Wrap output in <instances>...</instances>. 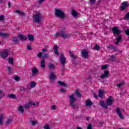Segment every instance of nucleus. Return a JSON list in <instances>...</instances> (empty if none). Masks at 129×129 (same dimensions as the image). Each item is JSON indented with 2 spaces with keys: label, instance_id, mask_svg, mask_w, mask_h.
I'll list each match as a JSON object with an SVG mask.
<instances>
[{
  "label": "nucleus",
  "instance_id": "1",
  "mask_svg": "<svg viewBox=\"0 0 129 129\" xmlns=\"http://www.w3.org/2000/svg\"><path fill=\"white\" fill-rule=\"evenodd\" d=\"M42 21H43V15H42V13L39 11L34 12V14L33 15V23L40 24L42 23Z\"/></svg>",
  "mask_w": 129,
  "mask_h": 129
},
{
  "label": "nucleus",
  "instance_id": "2",
  "mask_svg": "<svg viewBox=\"0 0 129 129\" xmlns=\"http://www.w3.org/2000/svg\"><path fill=\"white\" fill-rule=\"evenodd\" d=\"M55 15L58 18L60 19H64L65 18V14L62 10L59 9H54Z\"/></svg>",
  "mask_w": 129,
  "mask_h": 129
},
{
  "label": "nucleus",
  "instance_id": "3",
  "mask_svg": "<svg viewBox=\"0 0 129 129\" xmlns=\"http://www.w3.org/2000/svg\"><path fill=\"white\" fill-rule=\"evenodd\" d=\"M69 98L70 99V105H71L73 108H75V104H74V102L76 101V98L74 97V94L69 96Z\"/></svg>",
  "mask_w": 129,
  "mask_h": 129
},
{
  "label": "nucleus",
  "instance_id": "4",
  "mask_svg": "<svg viewBox=\"0 0 129 129\" xmlns=\"http://www.w3.org/2000/svg\"><path fill=\"white\" fill-rule=\"evenodd\" d=\"M112 31L115 35H118L119 34H121L122 33V31L119 30L118 28L117 27H114L112 29Z\"/></svg>",
  "mask_w": 129,
  "mask_h": 129
},
{
  "label": "nucleus",
  "instance_id": "5",
  "mask_svg": "<svg viewBox=\"0 0 129 129\" xmlns=\"http://www.w3.org/2000/svg\"><path fill=\"white\" fill-rule=\"evenodd\" d=\"M114 100L112 99V96H109L108 98L106 100V104L107 106H110L112 105V103L114 102Z\"/></svg>",
  "mask_w": 129,
  "mask_h": 129
},
{
  "label": "nucleus",
  "instance_id": "6",
  "mask_svg": "<svg viewBox=\"0 0 129 129\" xmlns=\"http://www.w3.org/2000/svg\"><path fill=\"white\" fill-rule=\"evenodd\" d=\"M31 106H36V104L32 101H29L28 103L25 104L24 108H30Z\"/></svg>",
  "mask_w": 129,
  "mask_h": 129
},
{
  "label": "nucleus",
  "instance_id": "7",
  "mask_svg": "<svg viewBox=\"0 0 129 129\" xmlns=\"http://www.w3.org/2000/svg\"><path fill=\"white\" fill-rule=\"evenodd\" d=\"M81 55L83 58L86 59L88 58V55H89L88 51H86L85 49H83L81 51Z\"/></svg>",
  "mask_w": 129,
  "mask_h": 129
},
{
  "label": "nucleus",
  "instance_id": "8",
  "mask_svg": "<svg viewBox=\"0 0 129 129\" xmlns=\"http://www.w3.org/2000/svg\"><path fill=\"white\" fill-rule=\"evenodd\" d=\"M109 76V72L108 70L104 71V74L101 75V79H104V78H107Z\"/></svg>",
  "mask_w": 129,
  "mask_h": 129
},
{
  "label": "nucleus",
  "instance_id": "9",
  "mask_svg": "<svg viewBox=\"0 0 129 129\" xmlns=\"http://www.w3.org/2000/svg\"><path fill=\"white\" fill-rule=\"evenodd\" d=\"M116 112L117 113V114L118 115L119 117L121 118V119H124V117H123L122 114H121V111H120V108H116Z\"/></svg>",
  "mask_w": 129,
  "mask_h": 129
},
{
  "label": "nucleus",
  "instance_id": "10",
  "mask_svg": "<svg viewBox=\"0 0 129 129\" xmlns=\"http://www.w3.org/2000/svg\"><path fill=\"white\" fill-rule=\"evenodd\" d=\"M128 7V2H124L121 4V6L120 7L121 11H123L124 10H125L126 8H127Z\"/></svg>",
  "mask_w": 129,
  "mask_h": 129
},
{
  "label": "nucleus",
  "instance_id": "11",
  "mask_svg": "<svg viewBox=\"0 0 129 129\" xmlns=\"http://www.w3.org/2000/svg\"><path fill=\"white\" fill-rule=\"evenodd\" d=\"M60 61L62 66H64L66 64V58H65V56L62 54L60 55Z\"/></svg>",
  "mask_w": 129,
  "mask_h": 129
},
{
  "label": "nucleus",
  "instance_id": "12",
  "mask_svg": "<svg viewBox=\"0 0 129 129\" xmlns=\"http://www.w3.org/2000/svg\"><path fill=\"white\" fill-rule=\"evenodd\" d=\"M55 78H56V75H55V74H54V72H51L50 74V76H49L50 80L53 82V81L55 80Z\"/></svg>",
  "mask_w": 129,
  "mask_h": 129
},
{
  "label": "nucleus",
  "instance_id": "13",
  "mask_svg": "<svg viewBox=\"0 0 129 129\" xmlns=\"http://www.w3.org/2000/svg\"><path fill=\"white\" fill-rule=\"evenodd\" d=\"M48 69L50 70H54V69L56 68V67L55 66V64H54L52 62H49L48 64Z\"/></svg>",
  "mask_w": 129,
  "mask_h": 129
},
{
  "label": "nucleus",
  "instance_id": "14",
  "mask_svg": "<svg viewBox=\"0 0 129 129\" xmlns=\"http://www.w3.org/2000/svg\"><path fill=\"white\" fill-rule=\"evenodd\" d=\"M116 40L117 41L115 42V44H116V45H118L119 43H121V42L122 41V38H121V36L120 35H118L116 37Z\"/></svg>",
  "mask_w": 129,
  "mask_h": 129
},
{
  "label": "nucleus",
  "instance_id": "15",
  "mask_svg": "<svg viewBox=\"0 0 129 129\" xmlns=\"http://www.w3.org/2000/svg\"><path fill=\"white\" fill-rule=\"evenodd\" d=\"M59 35H60V37H62V38H68V35L66 34L64 30H61L59 32Z\"/></svg>",
  "mask_w": 129,
  "mask_h": 129
},
{
  "label": "nucleus",
  "instance_id": "16",
  "mask_svg": "<svg viewBox=\"0 0 129 129\" xmlns=\"http://www.w3.org/2000/svg\"><path fill=\"white\" fill-rule=\"evenodd\" d=\"M8 55H9V53L8 51H4L1 54V57L2 58H4V59H6V58H8Z\"/></svg>",
  "mask_w": 129,
  "mask_h": 129
},
{
  "label": "nucleus",
  "instance_id": "17",
  "mask_svg": "<svg viewBox=\"0 0 129 129\" xmlns=\"http://www.w3.org/2000/svg\"><path fill=\"white\" fill-rule=\"evenodd\" d=\"M18 110L19 112V113H24L25 110H24V107L20 105L18 108Z\"/></svg>",
  "mask_w": 129,
  "mask_h": 129
},
{
  "label": "nucleus",
  "instance_id": "18",
  "mask_svg": "<svg viewBox=\"0 0 129 129\" xmlns=\"http://www.w3.org/2000/svg\"><path fill=\"white\" fill-rule=\"evenodd\" d=\"M28 39L30 42H34V36L31 34L27 35Z\"/></svg>",
  "mask_w": 129,
  "mask_h": 129
},
{
  "label": "nucleus",
  "instance_id": "19",
  "mask_svg": "<svg viewBox=\"0 0 129 129\" xmlns=\"http://www.w3.org/2000/svg\"><path fill=\"white\" fill-rule=\"evenodd\" d=\"M15 14H18V15H20L22 17H24L25 16V13L20 11V10H16L14 12Z\"/></svg>",
  "mask_w": 129,
  "mask_h": 129
},
{
  "label": "nucleus",
  "instance_id": "20",
  "mask_svg": "<svg viewBox=\"0 0 129 129\" xmlns=\"http://www.w3.org/2000/svg\"><path fill=\"white\" fill-rule=\"evenodd\" d=\"M104 94V91L101 90H99V97L100 98H102L103 97V95Z\"/></svg>",
  "mask_w": 129,
  "mask_h": 129
},
{
  "label": "nucleus",
  "instance_id": "21",
  "mask_svg": "<svg viewBox=\"0 0 129 129\" xmlns=\"http://www.w3.org/2000/svg\"><path fill=\"white\" fill-rule=\"evenodd\" d=\"M18 37L20 38V40H21V41H26L28 40V38L26 36L22 35H19Z\"/></svg>",
  "mask_w": 129,
  "mask_h": 129
},
{
  "label": "nucleus",
  "instance_id": "22",
  "mask_svg": "<svg viewBox=\"0 0 129 129\" xmlns=\"http://www.w3.org/2000/svg\"><path fill=\"white\" fill-rule=\"evenodd\" d=\"M92 104V101L90 100H87L86 102V106H91Z\"/></svg>",
  "mask_w": 129,
  "mask_h": 129
},
{
  "label": "nucleus",
  "instance_id": "23",
  "mask_svg": "<svg viewBox=\"0 0 129 129\" xmlns=\"http://www.w3.org/2000/svg\"><path fill=\"white\" fill-rule=\"evenodd\" d=\"M53 50L54 51L55 54H56L57 55V56H59L60 55L58 53V46L55 45L54 48H53Z\"/></svg>",
  "mask_w": 129,
  "mask_h": 129
},
{
  "label": "nucleus",
  "instance_id": "24",
  "mask_svg": "<svg viewBox=\"0 0 129 129\" xmlns=\"http://www.w3.org/2000/svg\"><path fill=\"white\" fill-rule=\"evenodd\" d=\"M69 53L70 54V56L73 58V59H76V58H77V56L76 55H74V54L73 53V52L71 51H69Z\"/></svg>",
  "mask_w": 129,
  "mask_h": 129
},
{
  "label": "nucleus",
  "instance_id": "25",
  "mask_svg": "<svg viewBox=\"0 0 129 129\" xmlns=\"http://www.w3.org/2000/svg\"><path fill=\"white\" fill-rule=\"evenodd\" d=\"M32 75H35V74H37V73L39 72V71L37 68H34L32 69Z\"/></svg>",
  "mask_w": 129,
  "mask_h": 129
},
{
  "label": "nucleus",
  "instance_id": "26",
  "mask_svg": "<svg viewBox=\"0 0 129 129\" xmlns=\"http://www.w3.org/2000/svg\"><path fill=\"white\" fill-rule=\"evenodd\" d=\"M1 23L3 24L6 23V20H5V16L4 15H1Z\"/></svg>",
  "mask_w": 129,
  "mask_h": 129
},
{
  "label": "nucleus",
  "instance_id": "27",
  "mask_svg": "<svg viewBox=\"0 0 129 129\" xmlns=\"http://www.w3.org/2000/svg\"><path fill=\"white\" fill-rule=\"evenodd\" d=\"M58 84L60 85V86H63L64 87H67V84L64 83L63 82L60 81H58Z\"/></svg>",
  "mask_w": 129,
  "mask_h": 129
},
{
  "label": "nucleus",
  "instance_id": "28",
  "mask_svg": "<svg viewBox=\"0 0 129 129\" xmlns=\"http://www.w3.org/2000/svg\"><path fill=\"white\" fill-rule=\"evenodd\" d=\"M30 86L31 88H35V87H36V82H31L30 84Z\"/></svg>",
  "mask_w": 129,
  "mask_h": 129
},
{
  "label": "nucleus",
  "instance_id": "29",
  "mask_svg": "<svg viewBox=\"0 0 129 129\" xmlns=\"http://www.w3.org/2000/svg\"><path fill=\"white\" fill-rule=\"evenodd\" d=\"M1 36L2 38H7V36H9V34L6 33L1 32Z\"/></svg>",
  "mask_w": 129,
  "mask_h": 129
},
{
  "label": "nucleus",
  "instance_id": "30",
  "mask_svg": "<svg viewBox=\"0 0 129 129\" xmlns=\"http://www.w3.org/2000/svg\"><path fill=\"white\" fill-rule=\"evenodd\" d=\"M75 93L76 96H78V97H79V98H80V97H81V94H80V92H79V91L78 90H76Z\"/></svg>",
  "mask_w": 129,
  "mask_h": 129
},
{
  "label": "nucleus",
  "instance_id": "31",
  "mask_svg": "<svg viewBox=\"0 0 129 129\" xmlns=\"http://www.w3.org/2000/svg\"><path fill=\"white\" fill-rule=\"evenodd\" d=\"M115 55H111L110 57V60L111 62H114L115 61Z\"/></svg>",
  "mask_w": 129,
  "mask_h": 129
},
{
  "label": "nucleus",
  "instance_id": "32",
  "mask_svg": "<svg viewBox=\"0 0 129 129\" xmlns=\"http://www.w3.org/2000/svg\"><path fill=\"white\" fill-rule=\"evenodd\" d=\"M100 104L101 106H102L104 108H107V106L106 105L105 103H104V101L100 102Z\"/></svg>",
  "mask_w": 129,
  "mask_h": 129
},
{
  "label": "nucleus",
  "instance_id": "33",
  "mask_svg": "<svg viewBox=\"0 0 129 129\" xmlns=\"http://www.w3.org/2000/svg\"><path fill=\"white\" fill-rule=\"evenodd\" d=\"M9 64L11 65H14V59L13 58H10L8 59Z\"/></svg>",
  "mask_w": 129,
  "mask_h": 129
},
{
  "label": "nucleus",
  "instance_id": "34",
  "mask_svg": "<svg viewBox=\"0 0 129 129\" xmlns=\"http://www.w3.org/2000/svg\"><path fill=\"white\" fill-rule=\"evenodd\" d=\"M72 15L74 17H76L78 15V13H77V12L75 11V10H73L72 12Z\"/></svg>",
  "mask_w": 129,
  "mask_h": 129
},
{
  "label": "nucleus",
  "instance_id": "35",
  "mask_svg": "<svg viewBox=\"0 0 129 129\" xmlns=\"http://www.w3.org/2000/svg\"><path fill=\"white\" fill-rule=\"evenodd\" d=\"M124 84V81H122V82H121L119 84H118L116 86L118 87V88H120V87L121 86H122V85H123Z\"/></svg>",
  "mask_w": 129,
  "mask_h": 129
},
{
  "label": "nucleus",
  "instance_id": "36",
  "mask_svg": "<svg viewBox=\"0 0 129 129\" xmlns=\"http://www.w3.org/2000/svg\"><path fill=\"white\" fill-rule=\"evenodd\" d=\"M101 68L103 70L107 69V68H108V64H104L101 66Z\"/></svg>",
  "mask_w": 129,
  "mask_h": 129
},
{
  "label": "nucleus",
  "instance_id": "37",
  "mask_svg": "<svg viewBox=\"0 0 129 129\" xmlns=\"http://www.w3.org/2000/svg\"><path fill=\"white\" fill-rule=\"evenodd\" d=\"M37 122H38L37 121L30 120V123L33 125V126H34V125H36V124H37Z\"/></svg>",
  "mask_w": 129,
  "mask_h": 129
},
{
  "label": "nucleus",
  "instance_id": "38",
  "mask_svg": "<svg viewBox=\"0 0 129 129\" xmlns=\"http://www.w3.org/2000/svg\"><path fill=\"white\" fill-rule=\"evenodd\" d=\"M4 115L3 114H1V124H3V122H4Z\"/></svg>",
  "mask_w": 129,
  "mask_h": 129
},
{
  "label": "nucleus",
  "instance_id": "39",
  "mask_svg": "<svg viewBox=\"0 0 129 129\" xmlns=\"http://www.w3.org/2000/svg\"><path fill=\"white\" fill-rule=\"evenodd\" d=\"M8 97H10V98H13L14 99L16 98V96L15 95V94H11L8 95Z\"/></svg>",
  "mask_w": 129,
  "mask_h": 129
},
{
  "label": "nucleus",
  "instance_id": "40",
  "mask_svg": "<svg viewBox=\"0 0 129 129\" xmlns=\"http://www.w3.org/2000/svg\"><path fill=\"white\" fill-rule=\"evenodd\" d=\"M12 120L11 119H8L6 121V124H11L12 123Z\"/></svg>",
  "mask_w": 129,
  "mask_h": 129
},
{
  "label": "nucleus",
  "instance_id": "41",
  "mask_svg": "<svg viewBox=\"0 0 129 129\" xmlns=\"http://www.w3.org/2000/svg\"><path fill=\"white\" fill-rule=\"evenodd\" d=\"M58 37H60V33H59H59L57 32L54 35L55 39H57V38H58Z\"/></svg>",
  "mask_w": 129,
  "mask_h": 129
},
{
  "label": "nucleus",
  "instance_id": "42",
  "mask_svg": "<svg viewBox=\"0 0 129 129\" xmlns=\"http://www.w3.org/2000/svg\"><path fill=\"white\" fill-rule=\"evenodd\" d=\"M43 55V53L42 52H38V53L37 54V56L38 58H41Z\"/></svg>",
  "mask_w": 129,
  "mask_h": 129
},
{
  "label": "nucleus",
  "instance_id": "43",
  "mask_svg": "<svg viewBox=\"0 0 129 129\" xmlns=\"http://www.w3.org/2000/svg\"><path fill=\"white\" fill-rule=\"evenodd\" d=\"M124 20H129V13L126 14V15L124 17Z\"/></svg>",
  "mask_w": 129,
  "mask_h": 129
},
{
  "label": "nucleus",
  "instance_id": "44",
  "mask_svg": "<svg viewBox=\"0 0 129 129\" xmlns=\"http://www.w3.org/2000/svg\"><path fill=\"white\" fill-rule=\"evenodd\" d=\"M20 78L18 76H16L14 77V80L16 81H20Z\"/></svg>",
  "mask_w": 129,
  "mask_h": 129
},
{
  "label": "nucleus",
  "instance_id": "45",
  "mask_svg": "<svg viewBox=\"0 0 129 129\" xmlns=\"http://www.w3.org/2000/svg\"><path fill=\"white\" fill-rule=\"evenodd\" d=\"M43 59H45V58H48V54L47 53H44L42 56Z\"/></svg>",
  "mask_w": 129,
  "mask_h": 129
},
{
  "label": "nucleus",
  "instance_id": "46",
  "mask_svg": "<svg viewBox=\"0 0 129 129\" xmlns=\"http://www.w3.org/2000/svg\"><path fill=\"white\" fill-rule=\"evenodd\" d=\"M44 129H50V126L48 125V124H46L44 126Z\"/></svg>",
  "mask_w": 129,
  "mask_h": 129
},
{
  "label": "nucleus",
  "instance_id": "47",
  "mask_svg": "<svg viewBox=\"0 0 129 129\" xmlns=\"http://www.w3.org/2000/svg\"><path fill=\"white\" fill-rule=\"evenodd\" d=\"M12 41H13V42H18V41H19V39H18V38H12Z\"/></svg>",
  "mask_w": 129,
  "mask_h": 129
},
{
  "label": "nucleus",
  "instance_id": "48",
  "mask_svg": "<svg viewBox=\"0 0 129 129\" xmlns=\"http://www.w3.org/2000/svg\"><path fill=\"white\" fill-rule=\"evenodd\" d=\"M59 91L61 92V93H65V92H66V90L64 89H61L59 90Z\"/></svg>",
  "mask_w": 129,
  "mask_h": 129
},
{
  "label": "nucleus",
  "instance_id": "49",
  "mask_svg": "<svg viewBox=\"0 0 129 129\" xmlns=\"http://www.w3.org/2000/svg\"><path fill=\"white\" fill-rule=\"evenodd\" d=\"M108 49H114V46L113 45H108L107 46Z\"/></svg>",
  "mask_w": 129,
  "mask_h": 129
},
{
  "label": "nucleus",
  "instance_id": "50",
  "mask_svg": "<svg viewBox=\"0 0 129 129\" xmlns=\"http://www.w3.org/2000/svg\"><path fill=\"white\" fill-rule=\"evenodd\" d=\"M40 67H41V68H45L46 65L45 63H41Z\"/></svg>",
  "mask_w": 129,
  "mask_h": 129
},
{
  "label": "nucleus",
  "instance_id": "51",
  "mask_svg": "<svg viewBox=\"0 0 129 129\" xmlns=\"http://www.w3.org/2000/svg\"><path fill=\"white\" fill-rule=\"evenodd\" d=\"M87 129H92V125H91V124H89L87 126Z\"/></svg>",
  "mask_w": 129,
  "mask_h": 129
},
{
  "label": "nucleus",
  "instance_id": "52",
  "mask_svg": "<svg viewBox=\"0 0 129 129\" xmlns=\"http://www.w3.org/2000/svg\"><path fill=\"white\" fill-rule=\"evenodd\" d=\"M125 33L126 34V35L128 36L129 35V29L126 30L125 31Z\"/></svg>",
  "mask_w": 129,
  "mask_h": 129
},
{
  "label": "nucleus",
  "instance_id": "53",
  "mask_svg": "<svg viewBox=\"0 0 129 129\" xmlns=\"http://www.w3.org/2000/svg\"><path fill=\"white\" fill-rule=\"evenodd\" d=\"M40 64H45V59L42 58L41 62Z\"/></svg>",
  "mask_w": 129,
  "mask_h": 129
},
{
  "label": "nucleus",
  "instance_id": "54",
  "mask_svg": "<svg viewBox=\"0 0 129 129\" xmlns=\"http://www.w3.org/2000/svg\"><path fill=\"white\" fill-rule=\"evenodd\" d=\"M96 0H90V3L93 4H94L95 3Z\"/></svg>",
  "mask_w": 129,
  "mask_h": 129
},
{
  "label": "nucleus",
  "instance_id": "55",
  "mask_svg": "<svg viewBox=\"0 0 129 129\" xmlns=\"http://www.w3.org/2000/svg\"><path fill=\"white\" fill-rule=\"evenodd\" d=\"M45 0H39L38 4L39 5H42V3H43V2H44Z\"/></svg>",
  "mask_w": 129,
  "mask_h": 129
},
{
  "label": "nucleus",
  "instance_id": "56",
  "mask_svg": "<svg viewBox=\"0 0 129 129\" xmlns=\"http://www.w3.org/2000/svg\"><path fill=\"white\" fill-rule=\"evenodd\" d=\"M94 48L95 50H99V46L98 45H96Z\"/></svg>",
  "mask_w": 129,
  "mask_h": 129
},
{
  "label": "nucleus",
  "instance_id": "57",
  "mask_svg": "<svg viewBox=\"0 0 129 129\" xmlns=\"http://www.w3.org/2000/svg\"><path fill=\"white\" fill-rule=\"evenodd\" d=\"M27 49H28V50H32V47H31V46L28 45V46H27Z\"/></svg>",
  "mask_w": 129,
  "mask_h": 129
},
{
  "label": "nucleus",
  "instance_id": "58",
  "mask_svg": "<svg viewBox=\"0 0 129 129\" xmlns=\"http://www.w3.org/2000/svg\"><path fill=\"white\" fill-rule=\"evenodd\" d=\"M52 109H53V110H55V109H56V106H55V105H52Z\"/></svg>",
  "mask_w": 129,
  "mask_h": 129
},
{
  "label": "nucleus",
  "instance_id": "59",
  "mask_svg": "<svg viewBox=\"0 0 129 129\" xmlns=\"http://www.w3.org/2000/svg\"><path fill=\"white\" fill-rule=\"evenodd\" d=\"M93 96H94V97H95V98H98V96H97V95H96V94H94Z\"/></svg>",
  "mask_w": 129,
  "mask_h": 129
},
{
  "label": "nucleus",
  "instance_id": "60",
  "mask_svg": "<svg viewBox=\"0 0 129 129\" xmlns=\"http://www.w3.org/2000/svg\"><path fill=\"white\" fill-rule=\"evenodd\" d=\"M8 70H9V72H10L11 70H12V68L8 67Z\"/></svg>",
  "mask_w": 129,
  "mask_h": 129
},
{
  "label": "nucleus",
  "instance_id": "61",
  "mask_svg": "<svg viewBox=\"0 0 129 129\" xmlns=\"http://www.w3.org/2000/svg\"><path fill=\"white\" fill-rule=\"evenodd\" d=\"M21 90H22L23 91H25V90H26V89L24 87H22Z\"/></svg>",
  "mask_w": 129,
  "mask_h": 129
},
{
  "label": "nucleus",
  "instance_id": "62",
  "mask_svg": "<svg viewBox=\"0 0 129 129\" xmlns=\"http://www.w3.org/2000/svg\"><path fill=\"white\" fill-rule=\"evenodd\" d=\"M1 96H5V94L2 92H1Z\"/></svg>",
  "mask_w": 129,
  "mask_h": 129
},
{
  "label": "nucleus",
  "instance_id": "63",
  "mask_svg": "<svg viewBox=\"0 0 129 129\" xmlns=\"http://www.w3.org/2000/svg\"><path fill=\"white\" fill-rule=\"evenodd\" d=\"M42 52H47V49L46 48L42 49Z\"/></svg>",
  "mask_w": 129,
  "mask_h": 129
},
{
  "label": "nucleus",
  "instance_id": "64",
  "mask_svg": "<svg viewBox=\"0 0 129 129\" xmlns=\"http://www.w3.org/2000/svg\"><path fill=\"white\" fill-rule=\"evenodd\" d=\"M65 71V69L64 68H62L61 70V73H63Z\"/></svg>",
  "mask_w": 129,
  "mask_h": 129
}]
</instances>
